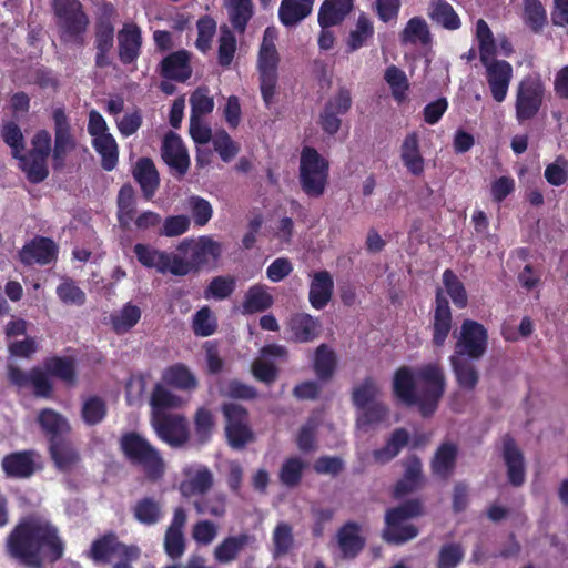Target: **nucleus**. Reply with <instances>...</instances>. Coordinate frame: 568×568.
<instances>
[{"instance_id":"obj_60","label":"nucleus","mask_w":568,"mask_h":568,"mask_svg":"<svg viewBox=\"0 0 568 568\" xmlns=\"http://www.w3.org/2000/svg\"><path fill=\"white\" fill-rule=\"evenodd\" d=\"M443 283L447 294L450 296L454 305L458 308H464L468 304V296L463 282L457 275L447 268L443 273Z\"/></svg>"},{"instance_id":"obj_39","label":"nucleus","mask_w":568,"mask_h":568,"mask_svg":"<svg viewBox=\"0 0 568 568\" xmlns=\"http://www.w3.org/2000/svg\"><path fill=\"white\" fill-rule=\"evenodd\" d=\"M134 519L144 525L153 526L162 520L164 516L163 505L152 496H145L136 500L132 507Z\"/></svg>"},{"instance_id":"obj_10","label":"nucleus","mask_w":568,"mask_h":568,"mask_svg":"<svg viewBox=\"0 0 568 568\" xmlns=\"http://www.w3.org/2000/svg\"><path fill=\"white\" fill-rule=\"evenodd\" d=\"M221 410L225 419L226 442L232 449L241 450L254 442L255 435L245 407L235 403H224Z\"/></svg>"},{"instance_id":"obj_7","label":"nucleus","mask_w":568,"mask_h":568,"mask_svg":"<svg viewBox=\"0 0 568 568\" xmlns=\"http://www.w3.org/2000/svg\"><path fill=\"white\" fill-rule=\"evenodd\" d=\"M277 30L274 27H267L264 30L262 43L257 54V71L260 78V89L263 101L270 108L273 103L275 89L277 84V69L280 54L275 47Z\"/></svg>"},{"instance_id":"obj_6","label":"nucleus","mask_w":568,"mask_h":568,"mask_svg":"<svg viewBox=\"0 0 568 568\" xmlns=\"http://www.w3.org/2000/svg\"><path fill=\"white\" fill-rule=\"evenodd\" d=\"M329 179V162L315 148L305 145L300 154L298 184L308 199L324 195Z\"/></svg>"},{"instance_id":"obj_13","label":"nucleus","mask_w":568,"mask_h":568,"mask_svg":"<svg viewBox=\"0 0 568 568\" xmlns=\"http://www.w3.org/2000/svg\"><path fill=\"white\" fill-rule=\"evenodd\" d=\"M488 346V332L486 327L474 320H464L460 326V335L456 342L455 352L458 355L471 359L484 356Z\"/></svg>"},{"instance_id":"obj_27","label":"nucleus","mask_w":568,"mask_h":568,"mask_svg":"<svg viewBox=\"0 0 568 568\" xmlns=\"http://www.w3.org/2000/svg\"><path fill=\"white\" fill-rule=\"evenodd\" d=\"M337 546L342 558L355 559L365 548L366 540L361 535V526L355 521H347L339 527L336 534Z\"/></svg>"},{"instance_id":"obj_25","label":"nucleus","mask_w":568,"mask_h":568,"mask_svg":"<svg viewBox=\"0 0 568 568\" xmlns=\"http://www.w3.org/2000/svg\"><path fill=\"white\" fill-rule=\"evenodd\" d=\"M36 456L31 449L7 454L1 460V468L8 478H30L36 473Z\"/></svg>"},{"instance_id":"obj_12","label":"nucleus","mask_w":568,"mask_h":568,"mask_svg":"<svg viewBox=\"0 0 568 568\" xmlns=\"http://www.w3.org/2000/svg\"><path fill=\"white\" fill-rule=\"evenodd\" d=\"M54 140L51 154L52 169L60 172L64 169L68 155L75 150L77 140L72 133L70 120L63 106L52 111Z\"/></svg>"},{"instance_id":"obj_31","label":"nucleus","mask_w":568,"mask_h":568,"mask_svg":"<svg viewBox=\"0 0 568 568\" xmlns=\"http://www.w3.org/2000/svg\"><path fill=\"white\" fill-rule=\"evenodd\" d=\"M37 422L48 438L52 443L64 438L71 432L68 419L59 412L52 408H43L39 412Z\"/></svg>"},{"instance_id":"obj_28","label":"nucleus","mask_w":568,"mask_h":568,"mask_svg":"<svg viewBox=\"0 0 568 568\" xmlns=\"http://www.w3.org/2000/svg\"><path fill=\"white\" fill-rule=\"evenodd\" d=\"M190 58V53L186 50L170 53L160 63V75L181 83L187 81L192 75Z\"/></svg>"},{"instance_id":"obj_54","label":"nucleus","mask_w":568,"mask_h":568,"mask_svg":"<svg viewBox=\"0 0 568 568\" xmlns=\"http://www.w3.org/2000/svg\"><path fill=\"white\" fill-rule=\"evenodd\" d=\"M108 406L103 398L97 395L89 396L82 403L81 418L87 426H95L104 420Z\"/></svg>"},{"instance_id":"obj_47","label":"nucleus","mask_w":568,"mask_h":568,"mask_svg":"<svg viewBox=\"0 0 568 568\" xmlns=\"http://www.w3.org/2000/svg\"><path fill=\"white\" fill-rule=\"evenodd\" d=\"M409 433L405 428H396L387 439L385 446L373 452L376 463L386 464L394 459L407 446Z\"/></svg>"},{"instance_id":"obj_17","label":"nucleus","mask_w":568,"mask_h":568,"mask_svg":"<svg viewBox=\"0 0 568 568\" xmlns=\"http://www.w3.org/2000/svg\"><path fill=\"white\" fill-rule=\"evenodd\" d=\"M481 64L485 68V77L493 99L501 103L507 97L513 79L511 64L506 60L496 59V55H490Z\"/></svg>"},{"instance_id":"obj_8","label":"nucleus","mask_w":568,"mask_h":568,"mask_svg":"<svg viewBox=\"0 0 568 568\" xmlns=\"http://www.w3.org/2000/svg\"><path fill=\"white\" fill-rule=\"evenodd\" d=\"M422 514L423 504L419 499H409L397 507L387 509L385 514L386 527L383 531L384 540L400 545L414 539L418 535V529L412 524H406V520Z\"/></svg>"},{"instance_id":"obj_56","label":"nucleus","mask_w":568,"mask_h":568,"mask_svg":"<svg viewBox=\"0 0 568 568\" xmlns=\"http://www.w3.org/2000/svg\"><path fill=\"white\" fill-rule=\"evenodd\" d=\"M194 434L199 444L210 442L215 428V417L206 407H200L194 414Z\"/></svg>"},{"instance_id":"obj_20","label":"nucleus","mask_w":568,"mask_h":568,"mask_svg":"<svg viewBox=\"0 0 568 568\" xmlns=\"http://www.w3.org/2000/svg\"><path fill=\"white\" fill-rule=\"evenodd\" d=\"M58 257V245L53 240L36 236L26 243L19 252L20 262L24 265H48Z\"/></svg>"},{"instance_id":"obj_14","label":"nucleus","mask_w":568,"mask_h":568,"mask_svg":"<svg viewBox=\"0 0 568 568\" xmlns=\"http://www.w3.org/2000/svg\"><path fill=\"white\" fill-rule=\"evenodd\" d=\"M352 104L353 99L349 89L345 87L339 88L338 91L325 102L320 114L318 123L322 130L328 135L336 134L342 125V116L351 110Z\"/></svg>"},{"instance_id":"obj_16","label":"nucleus","mask_w":568,"mask_h":568,"mask_svg":"<svg viewBox=\"0 0 568 568\" xmlns=\"http://www.w3.org/2000/svg\"><path fill=\"white\" fill-rule=\"evenodd\" d=\"M152 425L159 438L171 447H182L190 438L187 422L183 415L156 414L152 418Z\"/></svg>"},{"instance_id":"obj_22","label":"nucleus","mask_w":568,"mask_h":568,"mask_svg":"<svg viewBox=\"0 0 568 568\" xmlns=\"http://www.w3.org/2000/svg\"><path fill=\"white\" fill-rule=\"evenodd\" d=\"M138 262L145 268H154L160 274L174 275L173 266L176 253L161 251L150 244L136 243L133 246Z\"/></svg>"},{"instance_id":"obj_2","label":"nucleus","mask_w":568,"mask_h":568,"mask_svg":"<svg viewBox=\"0 0 568 568\" xmlns=\"http://www.w3.org/2000/svg\"><path fill=\"white\" fill-rule=\"evenodd\" d=\"M446 378L439 364L429 363L412 371L400 366L393 376V394L404 405L416 406L424 418L432 417L444 396Z\"/></svg>"},{"instance_id":"obj_32","label":"nucleus","mask_w":568,"mask_h":568,"mask_svg":"<svg viewBox=\"0 0 568 568\" xmlns=\"http://www.w3.org/2000/svg\"><path fill=\"white\" fill-rule=\"evenodd\" d=\"M290 329L294 342L310 343L320 336L322 324L307 313H296L290 320Z\"/></svg>"},{"instance_id":"obj_41","label":"nucleus","mask_w":568,"mask_h":568,"mask_svg":"<svg viewBox=\"0 0 568 568\" xmlns=\"http://www.w3.org/2000/svg\"><path fill=\"white\" fill-rule=\"evenodd\" d=\"M429 19L446 30H457L462 27V20L454 7L446 0H430Z\"/></svg>"},{"instance_id":"obj_51","label":"nucleus","mask_w":568,"mask_h":568,"mask_svg":"<svg viewBox=\"0 0 568 568\" xmlns=\"http://www.w3.org/2000/svg\"><path fill=\"white\" fill-rule=\"evenodd\" d=\"M400 41L404 44H416L417 42L423 45L429 44L432 41V34L425 19L422 17L410 18L400 32Z\"/></svg>"},{"instance_id":"obj_4","label":"nucleus","mask_w":568,"mask_h":568,"mask_svg":"<svg viewBox=\"0 0 568 568\" xmlns=\"http://www.w3.org/2000/svg\"><path fill=\"white\" fill-rule=\"evenodd\" d=\"M119 445L125 459L132 466L140 467L149 480L156 481L163 477L165 464L162 455L144 436L136 432H125Z\"/></svg>"},{"instance_id":"obj_50","label":"nucleus","mask_w":568,"mask_h":568,"mask_svg":"<svg viewBox=\"0 0 568 568\" xmlns=\"http://www.w3.org/2000/svg\"><path fill=\"white\" fill-rule=\"evenodd\" d=\"M248 541L250 536L247 534L226 537L214 549L215 560L220 564H227L235 560Z\"/></svg>"},{"instance_id":"obj_29","label":"nucleus","mask_w":568,"mask_h":568,"mask_svg":"<svg viewBox=\"0 0 568 568\" xmlns=\"http://www.w3.org/2000/svg\"><path fill=\"white\" fill-rule=\"evenodd\" d=\"M114 44V27L109 19H101L94 29V48L97 50L94 63L97 68H106L112 64L109 57Z\"/></svg>"},{"instance_id":"obj_42","label":"nucleus","mask_w":568,"mask_h":568,"mask_svg":"<svg viewBox=\"0 0 568 568\" xmlns=\"http://www.w3.org/2000/svg\"><path fill=\"white\" fill-rule=\"evenodd\" d=\"M180 485L181 494L186 497L205 495L213 486V474L206 466H200L194 474Z\"/></svg>"},{"instance_id":"obj_19","label":"nucleus","mask_w":568,"mask_h":568,"mask_svg":"<svg viewBox=\"0 0 568 568\" xmlns=\"http://www.w3.org/2000/svg\"><path fill=\"white\" fill-rule=\"evenodd\" d=\"M186 511L182 507H176L173 517L164 534V551L172 559H180L186 550L184 527L186 525Z\"/></svg>"},{"instance_id":"obj_55","label":"nucleus","mask_w":568,"mask_h":568,"mask_svg":"<svg viewBox=\"0 0 568 568\" xmlns=\"http://www.w3.org/2000/svg\"><path fill=\"white\" fill-rule=\"evenodd\" d=\"M453 371L460 388L473 390L478 384L479 374L476 367L466 359L450 357Z\"/></svg>"},{"instance_id":"obj_34","label":"nucleus","mask_w":568,"mask_h":568,"mask_svg":"<svg viewBox=\"0 0 568 568\" xmlns=\"http://www.w3.org/2000/svg\"><path fill=\"white\" fill-rule=\"evenodd\" d=\"M334 292L333 277L327 271L315 273L308 292V301L313 308L321 311L331 302Z\"/></svg>"},{"instance_id":"obj_21","label":"nucleus","mask_w":568,"mask_h":568,"mask_svg":"<svg viewBox=\"0 0 568 568\" xmlns=\"http://www.w3.org/2000/svg\"><path fill=\"white\" fill-rule=\"evenodd\" d=\"M501 442L508 481L514 487H520L526 478L524 454L510 434H505Z\"/></svg>"},{"instance_id":"obj_33","label":"nucleus","mask_w":568,"mask_h":568,"mask_svg":"<svg viewBox=\"0 0 568 568\" xmlns=\"http://www.w3.org/2000/svg\"><path fill=\"white\" fill-rule=\"evenodd\" d=\"M133 178L140 185L143 196L151 200L160 184L158 170L150 158H140L133 169Z\"/></svg>"},{"instance_id":"obj_52","label":"nucleus","mask_w":568,"mask_h":568,"mask_svg":"<svg viewBox=\"0 0 568 568\" xmlns=\"http://www.w3.org/2000/svg\"><path fill=\"white\" fill-rule=\"evenodd\" d=\"M374 26L372 20L362 12L356 21L355 29L349 32L347 38V48L349 52L361 49L374 37Z\"/></svg>"},{"instance_id":"obj_37","label":"nucleus","mask_w":568,"mask_h":568,"mask_svg":"<svg viewBox=\"0 0 568 568\" xmlns=\"http://www.w3.org/2000/svg\"><path fill=\"white\" fill-rule=\"evenodd\" d=\"M162 379L166 385L185 392L195 390L199 386L197 378L183 363L169 366L163 372Z\"/></svg>"},{"instance_id":"obj_61","label":"nucleus","mask_w":568,"mask_h":568,"mask_svg":"<svg viewBox=\"0 0 568 568\" xmlns=\"http://www.w3.org/2000/svg\"><path fill=\"white\" fill-rule=\"evenodd\" d=\"M150 404L153 409V416H155L156 414H165V409L179 407L181 398L163 385L156 384L152 390Z\"/></svg>"},{"instance_id":"obj_63","label":"nucleus","mask_w":568,"mask_h":568,"mask_svg":"<svg viewBox=\"0 0 568 568\" xmlns=\"http://www.w3.org/2000/svg\"><path fill=\"white\" fill-rule=\"evenodd\" d=\"M236 51V38L226 27L221 28L217 49V62L223 68H229L233 62Z\"/></svg>"},{"instance_id":"obj_24","label":"nucleus","mask_w":568,"mask_h":568,"mask_svg":"<svg viewBox=\"0 0 568 568\" xmlns=\"http://www.w3.org/2000/svg\"><path fill=\"white\" fill-rule=\"evenodd\" d=\"M404 474L394 486L393 496L400 499L404 496L415 493L424 485L423 465L417 455H408L403 460Z\"/></svg>"},{"instance_id":"obj_49","label":"nucleus","mask_w":568,"mask_h":568,"mask_svg":"<svg viewBox=\"0 0 568 568\" xmlns=\"http://www.w3.org/2000/svg\"><path fill=\"white\" fill-rule=\"evenodd\" d=\"M92 146L101 156V166L104 171H112L119 162V146L112 134L92 139Z\"/></svg>"},{"instance_id":"obj_30","label":"nucleus","mask_w":568,"mask_h":568,"mask_svg":"<svg viewBox=\"0 0 568 568\" xmlns=\"http://www.w3.org/2000/svg\"><path fill=\"white\" fill-rule=\"evenodd\" d=\"M353 9L354 0H324L318 10V24L322 29L339 26Z\"/></svg>"},{"instance_id":"obj_40","label":"nucleus","mask_w":568,"mask_h":568,"mask_svg":"<svg viewBox=\"0 0 568 568\" xmlns=\"http://www.w3.org/2000/svg\"><path fill=\"white\" fill-rule=\"evenodd\" d=\"M361 413L357 414L355 426L358 430L364 433L376 428L382 423L387 420L389 408L383 402H374L363 408H357Z\"/></svg>"},{"instance_id":"obj_9","label":"nucleus","mask_w":568,"mask_h":568,"mask_svg":"<svg viewBox=\"0 0 568 568\" xmlns=\"http://www.w3.org/2000/svg\"><path fill=\"white\" fill-rule=\"evenodd\" d=\"M53 12L61 31V40L83 44V34L88 29L89 19L79 0H54Z\"/></svg>"},{"instance_id":"obj_64","label":"nucleus","mask_w":568,"mask_h":568,"mask_svg":"<svg viewBox=\"0 0 568 568\" xmlns=\"http://www.w3.org/2000/svg\"><path fill=\"white\" fill-rule=\"evenodd\" d=\"M236 283L231 276H215L211 280L206 288L204 290V298H214L217 301L230 297L235 291Z\"/></svg>"},{"instance_id":"obj_43","label":"nucleus","mask_w":568,"mask_h":568,"mask_svg":"<svg viewBox=\"0 0 568 568\" xmlns=\"http://www.w3.org/2000/svg\"><path fill=\"white\" fill-rule=\"evenodd\" d=\"M273 296L267 291L266 286L255 284L246 291L242 302L241 313L244 315L262 313L268 310L273 305Z\"/></svg>"},{"instance_id":"obj_46","label":"nucleus","mask_w":568,"mask_h":568,"mask_svg":"<svg viewBox=\"0 0 568 568\" xmlns=\"http://www.w3.org/2000/svg\"><path fill=\"white\" fill-rule=\"evenodd\" d=\"M337 357L327 344H321L314 353L313 371L321 382H328L335 374Z\"/></svg>"},{"instance_id":"obj_36","label":"nucleus","mask_w":568,"mask_h":568,"mask_svg":"<svg viewBox=\"0 0 568 568\" xmlns=\"http://www.w3.org/2000/svg\"><path fill=\"white\" fill-rule=\"evenodd\" d=\"M400 159L409 173L419 176L425 170V160L420 153L419 139L416 132L408 133L400 146Z\"/></svg>"},{"instance_id":"obj_3","label":"nucleus","mask_w":568,"mask_h":568,"mask_svg":"<svg viewBox=\"0 0 568 568\" xmlns=\"http://www.w3.org/2000/svg\"><path fill=\"white\" fill-rule=\"evenodd\" d=\"M43 372L40 367H33L26 372L17 366H9V382L18 388L33 387V395L40 398H50L53 385L48 375L55 377L68 386H74L78 382L77 363L69 356H50L43 362Z\"/></svg>"},{"instance_id":"obj_38","label":"nucleus","mask_w":568,"mask_h":568,"mask_svg":"<svg viewBox=\"0 0 568 568\" xmlns=\"http://www.w3.org/2000/svg\"><path fill=\"white\" fill-rule=\"evenodd\" d=\"M14 159L19 161V168L30 183L39 184L49 176L48 158L21 152Z\"/></svg>"},{"instance_id":"obj_15","label":"nucleus","mask_w":568,"mask_h":568,"mask_svg":"<svg viewBox=\"0 0 568 568\" xmlns=\"http://www.w3.org/2000/svg\"><path fill=\"white\" fill-rule=\"evenodd\" d=\"M136 552L135 545H126L119 540L113 531H108L99 538L94 539L90 546L87 557L94 564L106 565L111 562L112 557L122 556L134 557Z\"/></svg>"},{"instance_id":"obj_35","label":"nucleus","mask_w":568,"mask_h":568,"mask_svg":"<svg viewBox=\"0 0 568 568\" xmlns=\"http://www.w3.org/2000/svg\"><path fill=\"white\" fill-rule=\"evenodd\" d=\"M49 454L58 470L71 471L80 462V454L65 438L49 444Z\"/></svg>"},{"instance_id":"obj_5","label":"nucleus","mask_w":568,"mask_h":568,"mask_svg":"<svg viewBox=\"0 0 568 568\" xmlns=\"http://www.w3.org/2000/svg\"><path fill=\"white\" fill-rule=\"evenodd\" d=\"M174 258V276H185L197 273L210 264H215L222 253L221 244L210 236H201L196 242L182 241Z\"/></svg>"},{"instance_id":"obj_45","label":"nucleus","mask_w":568,"mask_h":568,"mask_svg":"<svg viewBox=\"0 0 568 568\" xmlns=\"http://www.w3.org/2000/svg\"><path fill=\"white\" fill-rule=\"evenodd\" d=\"M116 219L122 230H129L136 212L135 192L131 184H123L116 199Z\"/></svg>"},{"instance_id":"obj_48","label":"nucleus","mask_w":568,"mask_h":568,"mask_svg":"<svg viewBox=\"0 0 568 568\" xmlns=\"http://www.w3.org/2000/svg\"><path fill=\"white\" fill-rule=\"evenodd\" d=\"M226 9L234 30L244 33L254 13L252 0H226Z\"/></svg>"},{"instance_id":"obj_18","label":"nucleus","mask_w":568,"mask_h":568,"mask_svg":"<svg viewBox=\"0 0 568 568\" xmlns=\"http://www.w3.org/2000/svg\"><path fill=\"white\" fill-rule=\"evenodd\" d=\"M430 327L433 345L443 347L453 328V314L442 288L436 290Z\"/></svg>"},{"instance_id":"obj_23","label":"nucleus","mask_w":568,"mask_h":568,"mask_svg":"<svg viewBox=\"0 0 568 568\" xmlns=\"http://www.w3.org/2000/svg\"><path fill=\"white\" fill-rule=\"evenodd\" d=\"M142 31L136 23H124L118 32V54L122 64L135 63L142 51Z\"/></svg>"},{"instance_id":"obj_62","label":"nucleus","mask_w":568,"mask_h":568,"mask_svg":"<svg viewBox=\"0 0 568 568\" xmlns=\"http://www.w3.org/2000/svg\"><path fill=\"white\" fill-rule=\"evenodd\" d=\"M524 17L526 24L536 33L547 23V12L540 0H524Z\"/></svg>"},{"instance_id":"obj_57","label":"nucleus","mask_w":568,"mask_h":568,"mask_svg":"<svg viewBox=\"0 0 568 568\" xmlns=\"http://www.w3.org/2000/svg\"><path fill=\"white\" fill-rule=\"evenodd\" d=\"M140 318V307L131 303H126L119 314L111 316V325L116 334H124L134 327Z\"/></svg>"},{"instance_id":"obj_11","label":"nucleus","mask_w":568,"mask_h":568,"mask_svg":"<svg viewBox=\"0 0 568 568\" xmlns=\"http://www.w3.org/2000/svg\"><path fill=\"white\" fill-rule=\"evenodd\" d=\"M545 85L538 75H527L518 83L515 111L518 123L532 120L544 102Z\"/></svg>"},{"instance_id":"obj_44","label":"nucleus","mask_w":568,"mask_h":568,"mask_svg":"<svg viewBox=\"0 0 568 568\" xmlns=\"http://www.w3.org/2000/svg\"><path fill=\"white\" fill-rule=\"evenodd\" d=\"M457 459V447L452 443L442 444L432 460L430 468L434 475L448 479L453 474Z\"/></svg>"},{"instance_id":"obj_26","label":"nucleus","mask_w":568,"mask_h":568,"mask_svg":"<svg viewBox=\"0 0 568 568\" xmlns=\"http://www.w3.org/2000/svg\"><path fill=\"white\" fill-rule=\"evenodd\" d=\"M162 158L179 175L186 174L190 168V158L182 139L172 131L166 133L163 139Z\"/></svg>"},{"instance_id":"obj_58","label":"nucleus","mask_w":568,"mask_h":568,"mask_svg":"<svg viewBox=\"0 0 568 568\" xmlns=\"http://www.w3.org/2000/svg\"><path fill=\"white\" fill-rule=\"evenodd\" d=\"M476 39L480 62H485L490 55L497 54V45L494 34L484 19L476 22Z\"/></svg>"},{"instance_id":"obj_1","label":"nucleus","mask_w":568,"mask_h":568,"mask_svg":"<svg viewBox=\"0 0 568 568\" xmlns=\"http://www.w3.org/2000/svg\"><path fill=\"white\" fill-rule=\"evenodd\" d=\"M7 556L28 568L53 565L65 551L59 528L39 514L21 517L4 540Z\"/></svg>"},{"instance_id":"obj_53","label":"nucleus","mask_w":568,"mask_h":568,"mask_svg":"<svg viewBox=\"0 0 568 568\" xmlns=\"http://www.w3.org/2000/svg\"><path fill=\"white\" fill-rule=\"evenodd\" d=\"M320 426L321 418L318 416H310L301 426L296 436V445L302 453H311L317 449V433Z\"/></svg>"},{"instance_id":"obj_59","label":"nucleus","mask_w":568,"mask_h":568,"mask_svg":"<svg viewBox=\"0 0 568 568\" xmlns=\"http://www.w3.org/2000/svg\"><path fill=\"white\" fill-rule=\"evenodd\" d=\"M379 394V388L375 379L371 376L364 378V381L355 386L352 390V402L355 408H363L371 403L377 402L376 397Z\"/></svg>"}]
</instances>
